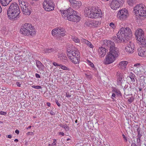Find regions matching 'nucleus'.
I'll use <instances>...</instances> for the list:
<instances>
[{
	"mask_svg": "<svg viewBox=\"0 0 146 146\" xmlns=\"http://www.w3.org/2000/svg\"><path fill=\"white\" fill-rule=\"evenodd\" d=\"M98 52L99 55L101 57H104L106 52V49L103 47H100L98 49Z\"/></svg>",
	"mask_w": 146,
	"mask_h": 146,
	"instance_id": "18",
	"label": "nucleus"
},
{
	"mask_svg": "<svg viewBox=\"0 0 146 146\" xmlns=\"http://www.w3.org/2000/svg\"><path fill=\"white\" fill-rule=\"evenodd\" d=\"M58 58L61 61L64 62L67 61V58L65 55L62 53H60L58 54Z\"/></svg>",
	"mask_w": 146,
	"mask_h": 146,
	"instance_id": "22",
	"label": "nucleus"
},
{
	"mask_svg": "<svg viewBox=\"0 0 146 146\" xmlns=\"http://www.w3.org/2000/svg\"><path fill=\"white\" fill-rule=\"evenodd\" d=\"M53 64L55 66H60V64H58V63H57L56 62H53Z\"/></svg>",
	"mask_w": 146,
	"mask_h": 146,
	"instance_id": "44",
	"label": "nucleus"
},
{
	"mask_svg": "<svg viewBox=\"0 0 146 146\" xmlns=\"http://www.w3.org/2000/svg\"><path fill=\"white\" fill-rule=\"evenodd\" d=\"M8 137L9 138L11 139L12 138V136L11 135H8Z\"/></svg>",
	"mask_w": 146,
	"mask_h": 146,
	"instance_id": "57",
	"label": "nucleus"
},
{
	"mask_svg": "<svg viewBox=\"0 0 146 146\" xmlns=\"http://www.w3.org/2000/svg\"><path fill=\"white\" fill-rule=\"evenodd\" d=\"M110 28L114 31L116 28V25L113 22H111L109 24Z\"/></svg>",
	"mask_w": 146,
	"mask_h": 146,
	"instance_id": "29",
	"label": "nucleus"
},
{
	"mask_svg": "<svg viewBox=\"0 0 146 146\" xmlns=\"http://www.w3.org/2000/svg\"><path fill=\"white\" fill-rule=\"evenodd\" d=\"M15 132L17 134H19V131L18 129H16L15 131Z\"/></svg>",
	"mask_w": 146,
	"mask_h": 146,
	"instance_id": "54",
	"label": "nucleus"
},
{
	"mask_svg": "<svg viewBox=\"0 0 146 146\" xmlns=\"http://www.w3.org/2000/svg\"><path fill=\"white\" fill-rule=\"evenodd\" d=\"M43 95L45 97H50L51 95V94H50L49 93V92H45L43 94Z\"/></svg>",
	"mask_w": 146,
	"mask_h": 146,
	"instance_id": "36",
	"label": "nucleus"
},
{
	"mask_svg": "<svg viewBox=\"0 0 146 146\" xmlns=\"http://www.w3.org/2000/svg\"><path fill=\"white\" fill-rule=\"evenodd\" d=\"M137 40V43L143 46H146V38L143 37Z\"/></svg>",
	"mask_w": 146,
	"mask_h": 146,
	"instance_id": "23",
	"label": "nucleus"
},
{
	"mask_svg": "<svg viewBox=\"0 0 146 146\" xmlns=\"http://www.w3.org/2000/svg\"><path fill=\"white\" fill-rule=\"evenodd\" d=\"M140 86H141L142 87H144V85H143V84H141V85H140Z\"/></svg>",
	"mask_w": 146,
	"mask_h": 146,
	"instance_id": "64",
	"label": "nucleus"
},
{
	"mask_svg": "<svg viewBox=\"0 0 146 146\" xmlns=\"http://www.w3.org/2000/svg\"><path fill=\"white\" fill-rule=\"evenodd\" d=\"M72 38L73 40L76 43H79L80 41V39L76 37L72 36Z\"/></svg>",
	"mask_w": 146,
	"mask_h": 146,
	"instance_id": "31",
	"label": "nucleus"
},
{
	"mask_svg": "<svg viewBox=\"0 0 146 146\" xmlns=\"http://www.w3.org/2000/svg\"><path fill=\"white\" fill-rule=\"evenodd\" d=\"M137 132L138 133L137 137V138H138V139H139L140 138H141V137L142 136V135L140 133V131L139 129H137Z\"/></svg>",
	"mask_w": 146,
	"mask_h": 146,
	"instance_id": "38",
	"label": "nucleus"
},
{
	"mask_svg": "<svg viewBox=\"0 0 146 146\" xmlns=\"http://www.w3.org/2000/svg\"><path fill=\"white\" fill-rule=\"evenodd\" d=\"M86 62L88 64V65L92 68H94V64L90 60H87L86 61Z\"/></svg>",
	"mask_w": 146,
	"mask_h": 146,
	"instance_id": "35",
	"label": "nucleus"
},
{
	"mask_svg": "<svg viewBox=\"0 0 146 146\" xmlns=\"http://www.w3.org/2000/svg\"><path fill=\"white\" fill-rule=\"evenodd\" d=\"M14 141L16 142H17L18 141V140L17 139H15L14 140Z\"/></svg>",
	"mask_w": 146,
	"mask_h": 146,
	"instance_id": "60",
	"label": "nucleus"
},
{
	"mask_svg": "<svg viewBox=\"0 0 146 146\" xmlns=\"http://www.w3.org/2000/svg\"><path fill=\"white\" fill-rule=\"evenodd\" d=\"M21 82H17L16 83V85L20 87L21 85Z\"/></svg>",
	"mask_w": 146,
	"mask_h": 146,
	"instance_id": "50",
	"label": "nucleus"
},
{
	"mask_svg": "<svg viewBox=\"0 0 146 146\" xmlns=\"http://www.w3.org/2000/svg\"><path fill=\"white\" fill-rule=\"evenodd\" d=\"M56 139H53V143L51 144V146H55L56 145Z\"/></svg>",
	"mask_w": 146,
	"mask_h": 146,
	"instance_id": "40",
	"label": "nucleus"
},
{
	"mask_svg": "<svg viewBox=\"0 0 146 146\" xmlns=\"http://www.w3.org/2000/svg\"><path fill=\"white\" fill-rule=\"evenodd\" d=\"M115 96H116V95H115V94H114V93L113 94H112L111 98L112 99H113V98H115Z\"/></svg>",
	"mask_w": 146,
	"mask_h": 146,
	"instance_id": "52",
	"label": "nucleus"
},
{
	"mask_svg": "<svg viewBox=\"0 0 146 146\" xmlns=\"http://www.w3.org/2000/svg\"><path fill=\"white\" fill-rule=\"evenodd\" d=\"M71 96L69 92H67L66 93V97L67 98H69Z\"/></svg>",
	"mask_w": 146,
	"mask_h": 146,
	"instance_id": "42",
	"label": "nucleus"
},
{
	"mask_svg": "<svg viewBox=\"0 0 146 146\" xmlns=\"http://www.w3.org/2000/svg\"><path fill=\"white\" fill-rule=\"evenodd\" d=\"M35 76L36 78H40V75L39 74L37 73L35 74Z\"/></svg>",
	"mask_w": 146,
	"mask_h": 146,
	"instance_id": "51",
	"label": "nucleus"
},
{
	"mask_svg": "<svg viewBox=\"0 0 146 146\" xmlns=\"http://www.w3.org/2000/svg\"><path fill=\"white\" fill-rule=\"evenodd\" d=\"M133 10L136 15L143 18L146 17V7L144 5L141 4L136 5Z\"/></svg>",
	"mask_w": 146,
	"mask_h": 146,
	"instance_id": "7",
	"label": "nucleus"
},
{
	"mask_svg": "<svg viewBox=\"0 0 146 146\" xmlns=\"http://www.w3.org/2000/svg\"><path fill=\"white\" fill-rule=\"evenodd\" d=\"M60 11L62 16L65 19L76 22L79 21L80 20V17L77 12L71 8H69L66 10L61 9Z\"/></svg>",
	"mask_w": 146,
	"mask_h": 146,
	"instance_id": "4",
	"label": "nucleus"
},
{
	"mask_svg": "<svg viewBox=\"0 0 146 146\" xmlns=\"http://www.w3.org/2000/svg\"><path fill=\"white\" fill-rule=\"evenodd\" d=\"M124 2V0H112L110 3V7L113 10H117Z\"/></svg>",
	"mask_w": 146,
	"mask_h": 146,
	"instance_id": "11",
	"label": "nucleus"
},
{
	"mask_svg": "<svg viewBox=\"0 0 146 146\" xmlns=\"http://www.w3.org/2000/svg\"><path fill=\"white\" fill-rule=\"evenodd\" d=\"M122 135L124 140V141L125 142H127V139L126 137L124 135V134H123Z\"/></svg>",
	"mask_w": 146,
	"mask_h": 146,
	"instance_id": "45",
	"label": "nucleus"
},
{
	"mask_svg": "<svg viewBox=\"0 0 146 146\" xmlns=\"http://www.w3.org/2000/svg\"><path fill=\"white\" fill-rule=\"evenodd\" d=\"M37 67L40 70H43L44 68V66L39 61L37 60L36 62Z\"/></svg>",
	"mask_w": 146,
	"mask_h": 146,
	"instance_id": "26",
	"label": "nucleus"
},
{
	"mask_svg": "<svg viewBox=\"0 0 146 146\" xmlns=\"http://www.w3.org/2000/svg\"><path fill=\"white\" fill-rule=\"evenodd\" d=\"M65 33L64 29L61 27L52 30L51 32L53 36H54L56 34H58L62 36H64L65 34Z\"/></svg>",
	"mask_w": 146,
	"mask_h": 146,
	"instance_id": "13",
	"label": "nucleus"
},
{
	"mask_svg": "<svg viewBox=\"0 0 146 146\" xmlns=\"http://www.w3.org/2000/svg\"><path fill=\"white\" fill-rule=\"evenodd\" d=\"M19 5L21 7V9L25 8L26 6L28 5V4L23 1V0H18Z\"/></svg>",
	"mask_w": 146,
	"mask_h": 146,
	"instance_id": "25",
	"label": "nucleus"
},
{
	"mask_svg": "<svg viewBox=\"0 0 146 146\" xmlns=\"http://www.w3.org/2000/svg\"><path fill=\"white\" fill-rule=\"evenodd\" d=\"M133 99L131 98H130L128 100V101L129 103L130 104L133 101Z\"/></svg>",
	"mask_w": 146,
	"mask_h": 146,
	"instance_id": "46",
	"label": "nucleus"
},
{
	"mask_svg": "<svg viewBox=\"0 0 146 146\" xmlns=\"http://www.w3.org/2000/svg\"><path fill=\"white\" fill-rule=\"evenodd\" d=\"M140 140H141V138H140L139 139H138V138H137V143H138L139 142H140Z\"/></svg>",
	"mask_w": 146,
	"mask_h": 146,
	"instance_id": "55",
	"label": "nucleus"
},
{
	"mask_svg": "<svg viewBox=\"0 0 146 146\" xmlns=\"http://www.w3.org/2000/svg\"><path fill=\"white\" fill-rule=\"evenodd\" d=\"M60 68L63 70H68L67 67L63 65L62 64H60Z\"/></svg>",
	"mask_w": 146,
	"mask_h": 146,
	"instance_id": "39",
	"label": "nucleus"
},
{
	"mask_svg": "<svg viewBox=\"0 0 146 146\" xmlns=\"http://www.w3.org/2000/svg\"><path fill=\"white\" fill-rule=\"evenodd\" d=\"M135 35L137 40L143 37L144 35V32L142 29L138 28L135 31Z\"/></svg>",
	"mask_w": 146,
	"mask_h": 146,
	"instance_id": "16",
	"label": "nucleus"
},
{
	"mask_svg": "<svg viewBox=\"0 0 146 146\" xmlns=\"http://www.w3.org/2000/svg\"><path fill=\"white\" fill-rule=\"evenodd\" d=\"M128 62L126 61H122L120 62L118 65V67L120 69H125L127 67Z\"/></svg>",
	"mask_w": 146,
	"mask_h": 146,
	"instance_id": "21",
	"label": "nucleus"
},
{
	"mask_svg": "<svg viewBox=\"0 0 146 146\" xmlns=\"http://www.w3.org/2000/svg\"><path fill=\"white\" fill-rule=\"evenodd\" d=\"M2 11V9L1 7L0 6V13Z\"/></svg>",
	"mask_w": 146,
	"mask_h": 146,
	"instance_id": "61",
	"label": "nucleus"
},
{
	"mask_svg": "<svg viewBox=\"0 0 146 146\" xmlns=\"http://www.w3.org/2000/svg\"><path fill=\"white\" fill-rule=\"evenodd\" d=\"M118 26L120 29L117 34V37L121 42H126L132 37L131 30L128 27H123L124 23H119Z\"/></svg>",
	"mask_w": 146,
	"mask_h": 146,
	"instance_id": "2",
	"label": "nucleus"
},
{
	"mask_svg": "<svg viewBox=\"0 0 146 146\" xmlns=\"http://www.w3.org/2000/svg\"><path fill=\"white\" fill-rule=\"evenodd\" d=\"M59 126L60 127L65 129L66 131L68 130L69 129V127L68 126H67V125L66 124H61L59 125Z\"/></svg>",
	"mask_w": 146,
	"mask_h": 146,
	"instance_id": "33",
	"label": "nucleus"
},
{
	"mask_svg": "<svg viewBox=\"0 0 146 146\" xmlns=\"http://www.w3.org/2000/svg\"><path fill=\"white\" fill-rule=\"evenodd\" d=\"M31 127H32V126H29L28 127H27V129H30V128H31Z\"/></svg>",
	"mask_w": 146,
	"mask_h": 146,
	"instance_id": "59",
	"label": "nucleus"
},
{
	"mask_svg": "<svg viewBox=\"0 0 146 146\" xmlns=\"http://www.w3.org/2000/svg\"><path fill=\"white\" fill-rule=\"evenodd\" d=\"M12 0H0L2 5L4 6L7 5Z\"/></svg>",
	"mask_w": 146,
	"mask_h": 146,
	"instance_id": "27",
	"label": "nucleus"
},
{
	"mask_svg": "<svg viewBox=\"0 0 146 146\" xmlns=\"http://www.w3.org/2000/svg\"><path fill=\"white\" fill-rule=\"evenodd\" d=\"M141 67L140 63H138L131 65L130 67V69L131 70L133 71L135 74H139L140 72V69Z\"/></svg>",
	"mask_w": 146,
	"mask_h": 146,
	"instance_id": "14",
	"label": "nucleus"
},
{
	"mask_svg": "<svg viewBox=\"0 0 146 146\" xmlns=\"http://www.w3.org/2000/svg\"><path fill=\"white\" fill-rule=\"evenodd\" d=\"M127 3L129 5L132 6L135 3V0H127Z\"/></svg>",
	"mask_w": 146,
	"mask_h": 146,
	"instance_id": "30",
	"label": "nucleus"
},
{
	"mask_svg": "<svg viewBox=\"0 0 146 146\" xmlns=\"http://www.w3.org/2000/svg\"><path fill=\"white\" fill-rule=\"evenodd\" d=\"M69 1L70 3V5L71 6L74 7H75V4L76 2V1L75 0H69Z\"/></svg>",
	"mask_w": 146,
	"mask_h": 146,
	"instance_id": "34",
	"label": "nucleus"
},
{
	"mask_svg": "<svg viewBox=\"0 0 146 146\" xmlns=\"http://www.w3.org/2000/svg\"><path fill=\"white\" fill-rule=\"evenodd\" d=\"M128 11L125 8H123L118 11L117 17L118 19L121 21L126 20L129 16Z\"/></svg>",
	"mask_w": 146,
	"mask_h": 146,
	"instance_id": "9",
	"label": "nucleus"
},
{
	"mask_svg": "<svg viewBox=\"0 0 146 146\" xmlns=\"http://www.w3.org/2000/svg\"><path fill=\"white\" fill-rule=\"evenodd\" d=\"M20 11L18 4L14 3L11 4L7 11V15L10 20H13L19 17Z\"/></svg>",
	"mask_w": 146,
	"mask_h": 146,
	"instance_id": "5",
	"label": "nucleus"
},
{
	"mask_svg": "<svg viewBox=\"0 0 146 146\" xmlns=\"http://www.w3.org/2000/svg\"><path fill=\"white\" fill-rule=\"evenodd\" d=\"M59 135L63 136L64 135V134L63 132H60L59 133Z\"/></svg>",
	"mask_w": 146,
	"mask_h": 146,
	"instance_id": "49",
	"label": "nucleus"
},
{
	"mask_svg": "<svg viewBox=\"0 0 146 146\" xmlns=\"http://www.w3.org/2000/svg\"><path fill=\"white\" fill-rule=\"evenodd\" d=\"M139 90L140 91H141L142 89H141V88H139Z\"/></svg>",
	"mask_w": 146,
	"mask_h": 146,
	"instance_id": "62",
	"label": "nucleus"
},
{
	"mask_svg": "<svg viewBox=\"0 0 146 146\" xmlns=\"http://www.w3.org/2000/svg\"><path fill=\"white\" fill-rule=\"evenodd\" d=\"M105 45L110 48L109 51L106 55L103 61V63L108 65L113 62L119 56L118 49L115 47V43L110 40H105Z\"/></svg>",
	"mask_w": 146,
	"mask_h": 146,
	"instance_id": "1",
	"label": "nucleus"
},
{
	"mask_svg": "<svg viewBox=\"0 0 146 146\" xmlns=\"http://www.w3.org/2000/svg\"><path fill=\"white\" fill-rule=\"evenodd\" d=\"M67 52L68 56L72 62L74 64L79 63L80 58V54L76 49H68Z\"/></svg>",
	"mask_w": 146,
	"mask_h": 146,
	"instance_id": "6",
	"label": "nucleus"
},
{
	"mask_svg": "<svg viewBox=\"0 0 146 146\" xmlns=\"http://www.w3.org/2000/svg\"><path fill=\"white\" fill-rule=\"evenodd\" d=\"M81 42L84 44H85L87 45L89 47L93 48L94 47V45L91 43L84 38H82L81 40Z\"/></svg>",
	"mask_w": 146,
	"mask_h": 146,
	"instance_id": "24",
	"label": "nucleus"
},
{
	"mask_svg": "<svg viewBox=\"0 0 146 146\" xmlns=\"http://www.w3.org/2000/svg\"><path fill=\"white\" fill-rule=\"evenodd\" d=\"M75 4H75V7H79L82 5V3L80 1H76V3Z\"/></svg>",
	"mask_w": 146,
	"mask_h": 146,
	"instance_id": "37",
	"label": "nucleus"
},
{
	"mask_svg": "<svg viewBox=\"0 0 146 146\" xmlns=\"http://www.w3.org/2000/svg\"><path fill=\"white\" fill-rule=\"evenodd\" d=\"M134 48V46L133 43L130 42L126 46L125 50L128 53H132L133 52Z\"/></svg>",
	"mask_w": 146,
	"mask_h": 146,
	"instance_id": "15",
	"label": "nucleus"
},
{
	"mask_svg": "<svg viewBox=\"0 0 146 146\" xmlns=\"http://www.w3.org/2000/svg\"><path fill=\"white\" fill-rule=\"evenodd\" d=\"M117 78V83L118 85H121L122 82V75L120 72H118L116 74Z\"/></svg>",
	"mask_w": 146,
	"mask_h": 146,
	"instance_id": "20",
	"label": "nucleus"
},
{
	"mask_svg": "<svg viewBox=\"0 0 146 146\" xmlns=\"http://www.w3.org/2000/svg\"><path fill=\"white\" fill-rule=\"evenodd\" d=\"M131 146H137L135 143H131Z\"/></svg>",
	"mask_w": 146,
	"mask_h": 146,
	"instance_id": "53",
	"label": "nucleus"
},
{
	"mask_svg": "<svg viewBox=\"0 0 146 146\" xmlns=\"http://www.w3.org/2000/svg\"><path fill=\"white\" fill-rule=\"evenodd\" d=\"M50 113L52 115H54L55 114V112H54L52 110L50 111Z\"/></svg>",
	"mask_w": 146,
	"mask_h": 146,
	"instance_id": "48",
	"label": "nucleus"
},
{
	"mask_svg": "<svg viewBox=\"0 0 146 146\" xmlns=\"http://www.w3.org/2000/svg\"><path fill=\"white\" fill-rule=\"evenodd\" d=\"M55 102L58 106L60 107V103L58 102L57 100H56Z\"/></svg>",
	"mask_w": 146,
	"mask_h": 146,
	"instance_id": "47",
	"label": "nucleus"
},
{
	"mask_svg": "<svg viewBox=\"0 0 146 146\" xmlns=\"http://www.w3.org/2000/svg\"><path fill=\"white\" fill-rule=\"evenodd\" d=\"M84 14L86 17L93 19L102 18L103 15L100 9L98 7H93L86 8L84 11Z\"/></svg>",
	"mask_w": 146,
	"mask_h": 146,
	"instance_id": "3",
	"label": "nucleus"
},
{
	"mask_svg": "<svg viewBox=\"0 0 146 146\" xmlns=\"http://www.w3.org/2000/svg\"><path fill=\"white\" fill-rule=\"evenodd\" d=\"M47 105L48 106H50V104L49 102H47L46 103Z\"/></svg>",
	"mask_w": 146,
	"mask_h": 146,
	"instance_id": "56",
	"label": "nucleus"
},
{
	"mask_svg": "<svg viewBox=\"0 0 146 146\" xmlns=\"http://www.w3.org/2000/svg\"><path fill=\"white\" fill-rule=\"evenodd\" d=\"M32 87L37 89H41L42 88L41 86H32Z\"/></svg>",
	"mask_w": 146,
	"mask_h": 146,
	"instance_id": "41",
	"label": "nucleus"
},
{
	"mask_svg": "<svg viewBox=\"0 0 146 146\" xmlns=\"http://www.w3.org/2000/svg\"><path fill=\"white\" fill-rule=\"evenodd\" d=\"M112 91H117V90L116 88H114Z\"/></svg>",
	"mask_w": 146,
	"mask_h": 146,
	"instance_id": "58",
	"label": "nucleus"
},
{
	"mask_svg": "<svg viewBox=\"0 0 146 146\" xmlns=\"http://www.w3.org/2000/svg\"><path fill=\"white\" fill-rule=\"evenodd\" d=\"M21 10H22L23 14L24 15H29L31 13V8L29 5L26 6L25 7L22 8Z\"/></svg>",
	"mask_w": 146,
	"mask_h": 146,
	"instance_id": "17",
	"label": "nucleus"
},
{
	"mask_svg": "<svg viewBox=\"0 0 146 146\" xmlns=\"http://www.w3.org/2000/svg\"><path fill=\"white\" fill-rule=\"evenodd\" d=\"M21 33L24 35H33L35 33V30L30 24L26 23L20 29Z\"/></svg>",
	"mask_w": 146,
	"mask_h": 146,
	"instance_id": "8",
	"label": "nucleus"
},
{
	"mask_svg": "<svg viewBox=\"0 0 146 146\" xmlns=\"http://www.w3.org/2000/svg\"><path fill=\"white\" fill-rule=\"evenodd\" d=\"M7 113L6 112L3 111H0V114L1 115H6Z\"/></svg>",
	"mask_w": 146,
	"mask_h": 146,
	"instance_id": "43",
	"label": "nucleus"
},
{
	"mask_svg": "<svg viewBox=\"0 0 146 146\" xmlns=\"http://www.w3.org/2000/svg\"><path fill=\"white\" fill-rule=\"evenodd\" d=\"M138 55L141 57H146V48L144 47L138 49Z\"/></svg>",
	"mask_w": 146,
	"mask_h": 146,
	"instance_id": "19",
	"label": "nucleus"
},
{
	"mask_svg": "<svg viewBox=\"0 0 146 146\" xmlns=\"http://www.w3.org/2000/svg\"><path fill=\"white\" fill-rule=\"evenodd\" d=\"M101 24L100 21L94 20H87L85 23V25L87 27L92 28L97 27Z\"/></svg>",
	"mask_w": 146,
	"mask_h": 146,
	"instance_id": "12",
	"label": "nucleus"
},
{
	"mask_svg": "<svg viewBox=\"0 0 146 146\" xmlns=\"http://www.w3.org/2000/svg\"><path fill=\"white\" fill-rule=\"evenodd\" d=\"M54 49H45L43 50V52L45 53H49L53 51Z\"/></svg>",
	"mask_w": 146,
	"mask_h": 146,
	"instance_id": "32",
	"label": "nucleus"
},
{
	"mask_svg": "<svg viewBox=\"0 0 146 146\" xmlns=\"http://www.w3.org/2000/svg\"><path fill=\"white\" fill-rule=\"evenodd\" d=\"M43 6L45 10L47 11L53 10L54 8V4L50 0H45L43 3Z\"/></svg>",
	"mask_w": 146,
	"mask_h": 146,
	"instance_id": "10",
	"label": "nucleus"
},
{
	"mask_svg": "<svg viewBox=\"0 0 146 146\" xmlns=\"http://www.w3.org/2000/svg\"><path fill=\"white\" fill-rule=\"evenodd\" d=\"M48 146H51V145L50 144H49Z\"/></svg>",
	"mask_w": 146,
	"mask_h": 146,
	"instance_id": "63",
	"label": "nucleus"
},
{
	"mask_svg": "<svg viewBox=\"0 0 146 146\" xmlns=\"http://www.w3.org/2000/svg\"><path fill=\"white\" fill-rule=\"evenodd\" d=\"M129 77L130 78L131 80V83H133L135 82V76L131 72L129 74Z\"/></svg>",
	"mask_w": 146,
	"mask_h": 146,
	"instance_id": "28",
	"label": "nucleus"
}]
</instances>
